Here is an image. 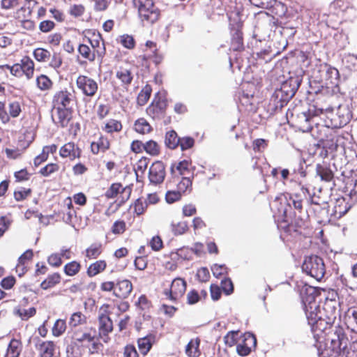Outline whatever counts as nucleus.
Wrapping results in <instances>:
<instances>
[{
  "mask_svg": "<svg viewBox=\"0 0 357 357\" xmlns=\"http://www.w3.org/2000/svg\"><path fill=\"white\" fill-rule=\"evenodd\" d=\"M181 197V193L180 191L177 190H169L167 191L165 195V199L167 203L172 204L175 202L176 201H178Z\"/></svg>",
  "mask_w": 357,
  "mask_h": 357,
  "instance_id": "obj_54",
  "label": "nucleus"
},
{
  "mask_svg": "<svg viewBox=\"0 0 357 357\" xmlns=\"http://www.w3.org/2000/svg\"><path fill=\"white\" fill-rule=\"evenodd\" d=\"M86 323V316L80 312H74L69 320V326L71 328H76L79 325Z\"/></svg>",
  "mask_w": 357,
  "mask_h": 357,
  "instance_id": "obj_32",
  "label": "nucleus"
},
{
  "mask_svg": "<svg viewBox=\"0 0 357 357\" xmlns=\"http://www.w3.org/2000/svg\"><path fill=\"white\" fill-rule=\"evenodd\" d=\"M36 313V310L35 307H32L29 308L28 310H17V314L21 317L22 320H27L29 318L34 316Z\"/></svg>",
  "mask_w": 357,
  "mask_h": 357,
  "instance_id": "obj_51",
  "label": "nucleus"
},
{
  "mask_svg": "<svg viewBox=\"0 0 357 357\" xmlns=\"http://www.w3.org/2000/svg\"><path fill=\"white\" fill-rule=\"evenodd\" d=\"M231 49H232L234 51H241L243 50V37L241 32L236 31L233 35Z\"/></svg>",
  "mask_w": 357,
  "mask_h": 357,
  "instance_id": "obj_37",
  "label": "nucleus"
},
{
  "mask_svg": "<svg viewBox=\"0 0 357 357\" xmlns=\"http://www.w3.org/2000/svg\"><path fill=\"white\" fill-rule=\"evenodd\" d=\"M95 336L86 329L82 331V329H75L72 336L73 343L75 346H85V343H91L94 340Z\"/></svg>",
  "mask_w": 357,
  "mask_h": 357,
  "instance_id": "obj_14",
  "label": "nucleus"
},
{
  "mask_svg": "<svg viewBox=\"0 0 357 357\" xmlns=\"http://www.w3.org/2000/svg\"><path fill=\"white\" fill-rule=\"evenodd\" d=\"M66 329V323L63 319H57L52 328V334L55 337L61 336Z\"/></svg>",
  "mask_w": 357,
  "mask_h": 357,
  "instance_id": "obj_39",
  "label": "nucleus"
},
{
  "mask_svg": "<svg viewBox=\"0 0 357 357\" xmlns=\"http://www.w3.org/2000/svg\"><path fill=\"white\" fill-rule=\"evenodd\" d=\"M306 165L305 160H300L298 165L294 167L293 170L294 174H298L303 178L306 176L305 171Z\"/></svg>",
  "mask_w": 357,
  "mask_h": 357,
  "instance_id": "obj_62",
  "label": "nucleus"
},
{
  "mask_svg": "<svg viewBox=\"0 0 357 357\" xmlns=\"http://www.w3.org/2000/svg\"><path fill=\"white\" fill-rule=\"evenodd\" d=\"M109 149V142L107 137L101 136L96 142H92L91 150L93 154H98L100 151L105 152Z\"/></svg>",
  "mask_w": 357,
  "mask_h": 357,
  "instance_id": "obj_25",
  "label": "nucleus"
},
{
  "mask_svg": "<svg viewBox=\"0 0 357 357\" xmlns=\"http://www.w3.org/2000/svg\"><path fill=\"white\" fill-rule=\"evenodd\" d=\"M147 204L146 201H142L140 199H137L134 205L135 213L138 215L142 214Z\"/></svg>",
  "mask_w": 357,
  "mask_h": 357,
  "instance_id": "obj_63",
  "label": "nucleus"
},
{
  "mask_svg": "<svg viewBox=\"0 0 357 357\" xmlns=\"http://www.w3.org/2000/svg\"><path fill=\"white\" fill-rule=\"evenodd\" d=\"M36 348L39 351L40 357H52L54 344L52 341H42L38 337L33 338Z\"/></svg>",
  "mask_w": 357,
  "mask_h": 357,
  "instance_id": "obj_15",
  "label": "nucleus"
},
{
  "mask_svg": "<svg viewBox=\"0 0 357 357\" xmlns=\"http://www.w3.org/2000/svg\"><path fill=\"white\" fill-rule=\"evenodd\" d=\"M59 154L62 158L68 157L73 160L80 157L81 150L73 142H68L60 149Z\"/></svg>",
  "mask_w": 357,
  "mask_h": 357,
  "instance_id": "obj_21",
  "label": "nucleus"
},
{
  "mask_svg": "<svg viewBox=\"0 0 357 357\" xmlns=\"http://www.w3.org/2000/svg\"><path fill=\"white\" fill-rule=\"evenodd\" d=\"M34 57L38 61H47L49 60L51 54L47 50L43 48H37L33 52Z\"/></svg>",
  "mask_w": 357,
  "mask_h": 357,
  "instance_id": "obj_42",
  "label": "nucleus"
},
{
  "mask_svg": "<svg viewBox=\"0 0 357 357\" xmlns=\"http://www.w3.org/2000/svg\"><path fill=\"white\" fill-rule=\"evenodd\" d=\"M72 95L67 91H61L56 93L54 96V108L72 109L70 103L73 101Z\"/></svg>",
  "mask_w": 357,
  "mask_h": 357,
  "instance_id": "obj_17",
  "label": "nucleus"
},
{
  "mask_svg": "<svg viewBox=\"0 0 357 357\" xmlns=\"http://www.w3.org/2000/svg\"><path fill=\"white\" fill-rule=\"evenodd\" d=\"M345 324L348 328L357 334V307H351L346 312Z\"/></svg>",
  "mask_w": 357,
  "mask_h": 357,
  "instance_id": "obj_23",
  "label": "nucleus"
},
{
  "mask_svg": "<svg viewBox=\"0 0 357 357\" xmlns=\"http://www.w3.org/2000/svg\"><path fill=\"white\" fill-rule=\"evenodd\" d=\"M121 129L122 125L117 120L110 119L105 125V130L109 133L119 132Z\"/></svg>",
  "mask_w": 357,
  "mask_h": 357,
  "instance_id": "obj_45",
  "label": "nucleus"
},
{
  "mask_svg": "<svg viewBox=\"0 0 357 357\" xmlns=\"http://www.w3.org/2000/svg\"><path fill=\"white\" fill-rule=\"evenodd\" d=\"M146 46L149 47L150 49L154 48V51L153 52V54L149 53H146L143 56V59L146 61V67H149L151 65L158 66L161 63L162 60V56L161 55L158 54L155 51V43L152 41H147L146 43Z\"/></svg>",
  "mask_w": 357,
  "mask_h": 357,
  "instance_id": "obj_22",
  "label": "nucleus"
},
{
  "mask_svg": "<svg viewBox=\"0 0 357 357\" xmlns=\"http://www.w3.org/2000/svg\"><path fill=\"white\" fill-rule=\"evenodd\" d=\"M243 343L246 344V346L251 349H255L257 346V338L252 333H245L243 336Z\"/></svg>",
  "mask_w": 357,
  "mask_h": 357,
  "instance_id": "obj_44",
  "label": "nucleus"
},
{
  "mask_svg": "<svg viewBox=\"0 0 357 357\" xmlns=\"http://www.w3.org/2000/svg\"><path fill=\"white\" fill-rule=\"evenodd\" d=\"M36 81L38 88L41 90L49 89L52 85L51 80L44 75L38 77Z\"/></svg>",
  "mask_w": 357,
  "mask_h": 357,
  "instance_id": "obj_49",
  "label": "nucleus"
},
{
  "mask_svg": "<svg viewBox=\"0 0 357 357\" xmlns=\"http://www.w3.org/2000/svg\"><path fill=\"white\" fill-rule=\"evenodd\" d=\"M153 337L150 336H146L142 338H139L137 341L138 343V347L139 349V351L143 354L146 355L151 349L152 347V342L151 340Z\"/></svg>",
  "mask_w": 357,
  "mask_h": 357,
  "instance_id": "obj_33",
  "label": "nucleus"
},
{
  "mask_svg": "<svg viewBox=\"0 0 357 357\" xmlns=\"http://www.w3.org/2000/svg\"><path fill=\"white\" fill-rule=\"evenodd\" d=\"M302 270L307 275L320 281L324 276L326 268L324 260L317 255H311L305 257L303 264Z\"/></svg>",
  "mask_w": 357,
  "mask_h": 357,
  "instance_id": "obj_7",
  "label": "nucleus"
},
{
  "mask_svg": "<svg viewBox=\"0 0 357 357\" xmlns=\"http://www.w3.org/2000/svg\"><path fill=\"white\" fill-rule=\"evenodd\" d=\"M54 109L56 111V117H52L54 123L62 128L66 127L72 119V109L56 107Z\"/></svg>",
  "mask_w": 357,
  "mask_h": 357,
  "instance_id": "obj_16",
  "label": "nucleus"
},
{
  "mask_svg": "<svg viewBox=\"0 0 357 357\" xmlns=\"http://www.w3.org/2000/svg\"><path fill=\"white\" fill-rule=\"evenodd\" d=\"M122 189V185L121 183H113L110 188L106 191L105 195L108 198H114L115 197Z\"/></svg>",
  "mask_w": 357,
  "mask_h": 357,
  "instance_id": "obj_53",
  "label": "nucleus"
},
{
  "mask_svg": "<svg viewBox=\"0 0 357 357\" xmlns=\"http://www.w3.org/2000/svg\"><path fill=\"white\" fill-rule=\"evenodd\" d=\"M78 87L88 96H93L98 89L97 84L87 77H79L77 80Z\"/></svg>",
  "mask_w": 357,
  "mask_h": 357,
  "instance_id": "obj_13",
  "label": "nucleus"
},
{
  "mask_svg": "<svg viewBox=\"0 0 357 357\" xmlns=\"http://www.w3.org/2000/svg\"><path fill=\"white\" fill-rule=\"evenodd\" d=\"M126 230V222L123 220H117L113 224L112 231L115 234H123Z\"/></svg>",
  "mask_w": 357,
  "mask_h": 357,
  "instance_id": "obj_60",
  "label": "nucleus"
},
{
  "mask_svg": "<svg viewBox=\"0 0 357 357\" xmlns=\"http://www.w3.org/2000/svg\"><path fill=\"white\" fill-rule=\"evenodd\" d=\"M221 288L225 294L229 295L234 291V285L229 278L222 280L221 282Z\"/></svg>",
  "mask_w": 357,
  "mask_h": 357,
  "instance_id": "obj_56",
  "label": "nucleus"
},
{
  "mask_svg": "<svg viewBox=\"0 0 357 357\" xmlns=\"http://www.w3.org/2000/svg\"><path fill=\"white\" fill-rule=\"evenodd\" d=\"M190 165V161L187 160H183L176 165V169L179 172L180 175L185 176L190 174V171L189 169Z\"/></svg>",
  "mask_w": 357,
  "mask_h": 357,
  "instance_id": "obj_47",
  "label": "nucleus"
},
{
  "mask_svg": "<svg viewBox=\"0 0 357 357\" xmlns=\"http://www.w3.org/2000/svg\"><path fill=\"white\" fill-rule=\"evenodd\" d=\"M100 35L95 36V38L93 39H89V41L93 49V52H96L97 54L100 56L104 53L105 51L104 47H100Z\"/></svg>",
  "mask_w": 357,
  "mask_h": 357,
  "instance_id": "obj_46",
  "label": "nucleus"
},
{
  "mask_svg": "<svg viewBox=\"0 0 357 357\" xmlns=\"http://www.w3.org/2000/svg\"><path fill=\"white\" fill-rule=\"evenodd\" d=\"M107 266L106 262L104 260L96 261L91 264L87 269V275L89 277H93L100 272L103 271Z\"/></svg>",
  "mask_w": 357,
  "mask_h": 357,
  "instance_id": "obj_28",
  "label": "nucleus"
},
{
  "mask_svg": "<svg viewBox=\"0 0 357 357\" xmlns=\"http://www.w3.org/2000/svg\"><path fill=\"white\" fill-rule=\"evenodd\" d=\"M317 174L319 175L322 181H331L333 178V173L330 168L326 166L317 164L316 167Z\"/></svg>",
  "mask_w": 357,
  "mask_h": 357,
  "instance_id": "obj_31",
  "label": "nucleus"
},
{
  "mask_svg": "<svg viewBox=\"0 0 357 357\" xmlns=\"http://www.w3.org/2000/svg\"><path fill=\"white\" fill-rule=\"evenodd\" d=\"M180 138L178 137L177 133L174 130H170L165 135V145L171 149H176L179 144Z\"/></svg>",
  "mask_w": 357,
  "mask_h": 357,
  "instance_id": "obj_30",
  "label": "nucleus"
},
{
  "mask_svg": "<svg viewBox=\"0 0 357 357\" xmlns=\"http://www.w3.org/2000/svg\"><path fill=\"white\" fill-rule=\"evenodd\" d=\"M139 17L144 26L156 22L160 15V10L153 0H137Z\"/></svg>",
  "mask_w": 357,
  "mask_h": 357,
  "instance_id": "obj_6",
  "label": "nucleus"
},
{
  "mask_svg": "<svg viewBox=\"0 0 357 357\" xmlns=\"http://www.w3.org/2000/svg\"><path fill=\"white\" fill-rule=\"evenodd\" d=\"M81 265L79 263L73 261L65 265L64 272L67 275L73 276L79 271Z\"/></svg>",
  "mask_w": 357,
  "mask_h": 357,
  "instance_id": "obj_38",
  "label": "nucleus"
},
{
  "mask_svg": "<svg viewBox=\"0 0 357 357\" xmlns=\"http://www.w3.org/2000/svg\"><path fill=\"white\" fill-rule=\"evenodd\" d=\"M151 93V88L149 85L144 87L138 94L137 101L140 106L144 105L149 100Z\"/></svg>",
  "mask_w": 357,
  "mask_h": 357,
  "instance_id": "obj_34",
  "label": "nucleus"
},
{
  "mask_svg": "<svg viewBox=\"0 0 357 357\" xmlns=\"http://www.w3.org/2000/svg\"><path fill=\"white\" fill-rule=\"evenodd\" d=\"M59 166L56 163H49L41 168L39 173L43 176H49L50 174L58 172Z\"/></svg>",
  "mask_w": 357,
  "mask_h": 357,
  "instance_id": "obj_43",
  "label": "nucleus"
},
{
  "mask_svg": "<svg viewBox=\"0 0 357 357\" xmlns=\"http://www.w3.org/2000/svg\"><path fill=\"white\" fill-rule=\"evenodd\" d=\"M295 55H296L297 59L303 62V65L305 66H308L310 63L307 62L308 55L303 51L293 52H291L288 56H284L282 59L278 61L275 64V67H285L288 65H293V62Z\"/></svg>",
  "mask_w": 357,
  "mask_h": 357,
  "instance_id": "obj_12",
  "label": "nucleus"
},
{
  "mask_svg": "<svg viewBox=\"0 0 357 357\" xmlns=\"http://www.w3.org/2000/svg\"><path fill=\"white\" fill-rule=\"evenodd\" d=\"M314 74L316 73H320V78L317 80L319 82H324L328 84V81L332 84H337V81L340 79V73L338 68H316Z\"/></svg>",
  "mask_w": 357,
  "mask_h": 357,
  "instance_id": "obj_11",
  "label": "nucleus"
},
{
  "mask_svg": "<svg viewBox=\"0 0 357 357\" xmlns=\"http://www.w3.org/2000/svg\"><path fill=\"white\" fill-rule=\"evenodd\" d=\"M101 253V245L94 243L86 250V257L91 259H96Z\"/></svg>",
  "mask_w": 357,
  "mask_h": 357,
  "instance_id": "obj_41",
  "label": "nucleus"
},
{
  "mask_svg": "<svg viewBox=\"0 0 357 357\" xmlns=\"http://www.w3.org/2000/svg\"><path fill=\"white\" fill-rule=\"evenodd\" d=\"M256 7L268 8L273 6L274 0H249Z\"/></svg>",
  "mask_w": 357,
  "mask_h": 357,
  "instance_id": "obj_57",
  "label": "nucleus"
},
{
  "mask_svg": "<svg viewBox=\"0 0 357 357\" xmlns=\"http://www.w3.org/2000/svg\"><path fill=\"white\" fill-rule=\"evenodd\" d=\"M135 130L139 133L146 134L151 130V127L144 119H139L135 123Z\"/></svg>",
  "mask_w": 357,
  "mask_h": 357,
  "instance_id": "obj_35",
  "label": "nucleus"
},
{
  "mask_svg": "<svg viewBox=\"0 0 357 357\" xmlns=\"http://www.w3.org/2000/svg\"><path fill=\"white\" fill-rule=\"evenodd\" d=\"M334 108L332 107H317L313 105L307 112H299L296 114H292V121L294 126L303 132H310L312 128L313 118L319 116L324 113L330 114L328 118L331 121H336L333 112Z\"/></svg>",
  "mask_w": 357,
  "mask_h": 357,
  "instance_id": "obj_4",
  "label": "nucleus"
},
{
  "mask_svg": "<svg viewBox=\"0 0 357 357\" xmlns=\"http://www.w3.org/2000/svg\"><path fill=\"white\" fill-rule=\"evenodd\" d=\"M22 351V343L20 340L13 339L7 349V357H18Z\"/></svg>",
  "mask_w": 357,
  "mask_h": 357,
  "instance_id": "obj_27",
  "label": "nucleus"
},
{
  "mask_svg": "<svg viewBox=\"0 0 357 357\" xmlns=\"http://www.w3.org/2000/svg\"><path fill=\"white\" fill-rule=\"evenodd\" d=\"M201 299V296L198 294L197 291L192 289L187 294V303L189 305H194Z\"/></svg>",
  "mask_w": 357,
  "mask_h": 357,
  "instance_id": "obj_59",
  "label": "nucleus"
},
{
  "mask_svg": "<svg viewBox=\"0 0 357 357\" xmlns=\"http://www.w3.org/2000/svg\"><path fill=\"white\" fill-rule=\"evenodd\" d=\"M121 43L128 49H132L135 47V40L132 36L129 35H123L121 38Z\"/></svg>",
  "mask_w": 357,
  "mask_h": 357,
  "instance_id": "obj_61",
  "label": "nucleus"
},
{
  "mask_svg": "<svg viewBox=\"0 0 357 357\" xmlns=\"http://www.w3.org/2000/svg\"><path fill=\"white\" fill-rule=\"evenodd\" d=\"M186 290V282L180 278H175L171 284L170 298L176 300L181 297Z\"/></svg>",
  "mask_w": 357,
  "mask_h": 357,
  "instance_id": "obj_18",
  "label": "nucleus"
},
{
  "mask_svg": "<svg viewBox=\"0 0 357 357\" xmlns=\"http://www.w3.org/2000/svg\"><path fill=\"white\" fill-rule=\"evenodd\" d=\"M271 76H276L275 82L280 84V89H276L272 94L269 106L274 112L282 109L287 102L293 98L302 82L299 76H289L287 79L284 75V71L281 68H276L275 71H271Z\"/></svg>",
  "mask_w": 357,
  "mask_h": 357,
  "instance_id": "obj_1",
  "label": "nucleus"
},
{
  "mask_svg": "<svg viewBox=\"0 0 357 357\" xmlns=\"http://www.w3.org/2000/svg\"><path fill=\"white\" fill-rule=\"evenodd\" d=\"M338 302L333 299L326 300L323 305V310L326 313L328 323H334L338 314Z\"/></svg>",
  "mask_w": 357,
  "mask_h": 357,
  "instance_id": "obj_20",
  "label": "nucleus"
},
{
  "mask_svg": "<svg viewBox=\"0 0 357 357\" xmlns=\"http://www.w3.org/2000/svg\"><path fill=\"white\" fill-rule=\"evenodd\" d=\"M328 340H331V344L333 348H337L340 351H342L343 354H349V340L347 337L343 332V329L339 326H335L334 333L330 334L327 333Z\"/></svg>",
  "mask_w": 357,
  "mask_h": 357,
  "instance_id": "obj_8",
  "label": "nucleus"
},
{
  "mask_svg": "<svg viewBox=\"0 0 357 357\" xmlns=\"http://www.w3.org/2000/svg\"><path fill=\"white\" fill-rule=\"evenodd\" d=\"M192 186V180L189 176H183L181 181L178 183L177 188L180 192H185L189 188Z\"/></svg>",
  "mask_w": 357,
  "mask_h": 357,
  "instance_id": "obj_52",
  "label": "nucleus"
},
{
  "mask_svg": "<svg viewBox=\"0 0 357 357\" xmlns=\"http://www.w3.org/2000/svg\"><path fill=\"white\" fill-rule=\"evenodd\" d=\"M132 290V284L128 280H119L115 286L114 294L120 298H127Z\"/></svg>",
  "mask_w": 357,
  "mask_h": 357,
  "instance_id": "obj_19",
  "label": "nucleus"
},
{
  "mask_svg": "<svg viewBox=\"0 0 357 357\" xmlns=\"http://www.w3.org/2000/svg\"><path fill=\"white\" fill-rule=\"evenodd\" d=\"M195 140L192 137H184L180 138V142L178 145H180L181 150H187L188 149L192 148L194 146Z\"/></svg>",
  "mask_w": 357,
  "mask_h": 357,
  "instance_id": "obj_55",
  "label": "nucleus"
},
{
  "mask_svg": "<svg viewBox=\"0 0 357 357\" xmlns=\"http://www.w3.org/2000/svg\"><path fill=\"white\" fill-rule=\"evenodd\" d=\"M171 227L175 235H181L188 229V224L186 222H179L176 224L172 223Z\"/></svg>",
  "mask_w": 357,
  "mask_h": 357,
  "instance_id": "obj_48",
  "label": "nucleus"
},
{
  "mask_svg": "<svg viewBox=\"0 0 357 357\" xmlns=\"http://www.w3.org/2000/svg\"><path fill=\"white\" fill-rule=\"evenodd\" d=\"M199 340H191L186 346L185 353L189 357H198L200 355L199 349Z\"/></svg>",
  "mask_w": 357,
  "mask_h": 357,
  "instance_id": "obj_29",
  "label": "nucleus"
},
{
  "mask_svg": "<svg viewBox=\"0 0 357 357\" xmlns=\"http://www.w3.org/2000/svg\"><path fill=\"white\" fill-rule=\"evenodd\" d=\"M211 271L213 275L217 278H220L222 275L227 273V267L225 264L219 265L217 264H213L211 266Z\"/></svg>",
  "mask_w": 357,
  "mask_h": 357,
  "instance_id": "obj_50",
  "label": "nucleus"
},
{
  "mask_svg": "<svg viewBox=\"0 0 357 357\" xmlns=\"http://www.w3.org/2000/svg\"><path fill=\"white\" fill-rule=\"evenodd\" d=\"M21 112L20 103L17 101L12 102L9 104V114L13 118L17 117Z\"/></svg>",
  "mask_w": 357,
  "mask_h": 357,
  "instance_id": "obj_58",
  "label": "nucleus"
},
{
  "mask_svg": "<svg viewBox=\"0 0 357 357\" xmlns=\"http://www.w3.org/2000/svg\"><path fill=\"white\" fill-rule=\"evenodd\" d=\"M99 320V333L100 335H107L113 330V324L110 317L105 314H101L98 317Z\"/></svg>",
  "mask_w": 357,
  "mask_h": 357,
  "instance_id": "obj_24",
  "label": "nucleus"
},
{
  "mask_svg": "<svg viewBox=\"0 0 357 357\" xmlns=\"http://www.w3.org/2000/svg\"><path fill=\"white\" fill-rule=\"evenodd\" d=\"M124 357H139L138 353L133 345H127L124 349Z\"/></svg>",
  "mask_w": 357,
  "mask_h": 357,
  "instance_id": "obj_64",
  "label": "nucleus"
},
{
  "mask_svg": "<svg viewBox=\"0 0 357 357\" xmlns=\"http://www.w3.org/2000/svg\"><path fill=\"white\" fill-rule=\"evenodd\" d=\"M167 101L161 97L155 98L153 102L146 108L147 114L154 120H160L165 116Z\"/></svg>",
  "mask_w": 357,
  "mask_h": 357,
  "instance_id": "obj_9",
  "label": "nucleus"
},
{
  "mask_svg": "<svg viewBox=\"0 0 357 357\" xmlns=\"http://www.w3.org/2000/svg\"><path fill=\"white\" fill-rule=\"evenodd\" d=\"M253 73L252 68H246L241 84V93L238 97L241 105L250 111L255 108V104L258 102L257 95L261 86V77H255Z\"/></svg>",
  "mask_w": 357,
  "mask_h": 357,
  "instance_id": "obj_3",
  "label": "nucleus"
},
{
  "mask_svg": "<svg viewBox=\"0 0 357 357\" xmlns=\"http://www.w3.org/2000/svg\"><path fill=\"white\" fill-rule=\"evenodd\" d=\"M287 207L283 210V221L288 224H294L298 227L304 226L307 215L302 216L303 210L302 195L298 193L289 195V198L285 197Z\"/></svg>",
  "mask_w": 357,
  "mask_h": 357,
  "instance_id": "obj_5",
  "label": "nucleus"
},
{
  "mask_svg": "<svg viewBox=\"0 0 357 357\" xmlns=\"http://www.w3.org/2000/svg\"><path fill=\"white\" fill-rule=\"evenodd\" d=\"M339 119L338 126L340 127L345 126L349 123L351 118V114L349 109L345 106L339 105L336 108V114Z\"/></svg>",
  "mask_w": 357,
  "mask_h": 357,
  "instance_id": "obj_26",
  "label": "nucleus"
},
{
  "mask_svg": "<svg viewBox=\"0 0 357 357\" xmlns=\"http://www.w3.org/2000/svg\"><path fill=\"white\" fill-rule=\"evenodd\" d=\"M144 151L152 156H155L160 153V146L156 142L149 140L144 143Z\"/></svg>",
  "mask_w": 357,
  "mask_h": 357,
  "instance_id": "obj_36",
  "label": "nucleus"
},
{
  "mask_svg": "<svg viewBox=\"0 0 357 357\" xmlns=\"http://www.w3.org/2000/svg\"><path fill=\"white\" fill-rule=\"evenodd\" d=\"M307 295L303 296L305 315L309 325L314 331L325 332L328 328H331L333 323H328V319H324L321 316L320 307L316 301L317 296L316 290L313 287L307 289Z\"/></svg>",
  "mask_w": 357,
  "mask_h": 357,
  "instance_id": "obj_2",
  "label": "nucleus"
},
{
  "mask_svg": "<svg viewBox=\"0 0 357 357\" xmlns=\"http://www.w3.org/2000/svg\"><path fill=\"white\" fill-rule=\"evenodd\" d=\"M116 77L124 84H130L132 80L131 73L127 68H121L116 72Z\"/></svg>",
  "mask_w": 357,
  "mask_h": 357,
  "instance_id": "obj_40",
  "label": "nucleus"
},
{
  "mask_svg": "<svg viewBox=\"0 0 357 357\" xmlns=\"http://www.w3.org/2000/svg\"><path fill=\"white\" fill-rule=\"evenodd\" d=\"M165 165L162 161L154 162L149 168V178L153 184L162 183L165 180Z\"/></svg>",
  "mask_w": 357,
  "mask_h": 357,
  "instance_id": "obj_10",
  "label": "nucleus"
}]
</instances>
